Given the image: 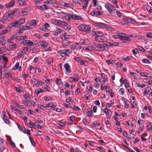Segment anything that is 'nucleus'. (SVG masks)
<instances>
[{
	"label": "nucleus",
	"mask_w": 152,
	"mask_h": 152,
	"mask_svg": "<svg viewBox=\"0 0 152 152\" xmlns=\"http://www.w3.org/2000/svg\"><path fill=\"white\" fill-rule=\"evenodd\" d=\"M62 31H63V30L62 29L58 28L54 32L53 35L55 36H57L59 34H60L62 32Z\"/></svg>",
	"instance_id": "nucleus-20"
},
{
	"label": "nucleus",
	"mask_w": 152,
	"mask_h": 152,
	"mask_svg": "<svg viewBox=\"0 0 152 152\" xmlns=\"http://www.w3.org/2000/svg\"><path fill=\"white\" fill-rule=\"evenodd\" d=\"M56 105L53 102H52V104L51 105L50 109L52 110H54L56 108Z\"/></svg>",
	"instance_id": "nucleus-63"
},
{
	"label": "nucleus",
	"mask_w": 152,
	"mask_h": 152,
	"mask_svg": "<svg viewBox=\"0 0 152 152\" xmlns=\"http://www.w3.org/2000/svg\"><path fill=\"white\" fill-rule=\"evenodd\" d=\"M129 23H131L132 24H136L137 22L134 20L132 18H129Z\"/></svg>",
	"instance_id": "nucleus-45"
},
{
	"label": "nucleus",
	"mask_w": 152,
	"mask_h": 152,
	"mask_svg": "<svg viewBox=\"0 0 152 152\" xmlns=\"http://www.w3.org/2000/svg\"><path fill=\"white\" fill-rule=\"evenodd\" d=\"M83 44H85V43H84V42H83V43H76L71 45L70 46V49L72 51L75 49L77 50H80L82 47L81 45H82Z\"/></svg>",
	"instance_id": "nucleus-7"
},
{
	"label": "nucleus",
	"mask_w": 152,
	"mask_h": 152,
	"mask_svg": "<svg viewBox=\"0 0 152 152\" xmlns=\"http://www.w3.org/2000/svg\"><path fill=\"white\" fill-rule=\"evenodd\" d=\"M37 7L38 9H40L41 8V10L43 11L49 9V7L45 4L41 6H37Z\"/></svg>",
	"instance_id": "nucleus-18"
},
{
	"label": "nucleus",
	"mask_w": 152,
	"mask_h": 152,
	"mask_svg": "<svg viewBox=\"0 0 152 152\" xmlns=\"http://www.w3.org/2000/svg\"><path fill=\"white\" fill-rule=\"evenodd\" d=\"M61 38L64 39H68L69 37V35H68L67 34L65 33H64L62 36H61Z\"/></svg>",
	"instance_id": "nucleus-37"
},
{
	"label": "nucleus",
	"mask_w": 152,
	"mask_h": 152,
	"mask_svg": "<svg viewBox=\"0 0 152 152\" xmlns=\"http://www.w3.org/2000/svg\"><path fill=\"white\" fill-rule=\"evenodd\" d=\"M105 7L110 13H112L115 10V7L110 3H107L105 4Z\"/></svg>",
	"instance_id": "nucleus-8"
},
{
	"label": "nucleus",
	"mask_w": 152,
	"mask_h": 152,
	"mask_svg": "<svg viewBox=\"0 0 152 152\" xmlns=\"http://www.w3.org/2000/svg\"><path fill=\"white\" fill-rule=\"evenodd\" d=\"M11 107L12 109L15 111L16 112H18L21 115L22 114H23V113L21 110L18 109L16 108L13 106L11 105Z\"/></svg>",
	"instance_id": "nucleus-26"
},
{
	"label": "nucleus",
	"mask_w": 152,
	"mask_h": 152,
	"mask_svg": "<svg viewBox=\"0 0 152 152\" xmlns=\"http://www.w3.org/2000/svg\"><path fill=\"white\" fill-rule=\"evenodd\" d=\"M31 81L32 84H34L35 86H37V85L36 84L37 80H36L35 78H33L31 79Z\"/></svg>",
	"instance_id": "nucleus-60"
},
{
	"label": "nucleus",
	"mask_w": 152,
	"mask_h": 152,
	"mask_svg": "<svg viewBox=\"0 0 152 152\" xmlns=\"http://www.w3.org/2000/svg\"><path fill=\"white\" fill-rule=\"evenodd\" d=\"M113 37L114 38L119 39L120 40L123 41V42L124 43L130 42L129 38L126 36V34H125L116 32L115 33V34L113 36Z\"/></svg>",
	"instance_id": "nucleus-3"
},
{
	"label": "nucleus",
	"mask_w": 152,
	"mask_h": 152,
	"mask_svg": "<svg viewBox=\"0 0 152 152\" xmlns=\"http://www.w3.org/2000/svg\"><path fill=\"white\" fill-rule=\"evenodd\" d=\"M38 45L39 46H41L42 49H44L47 51H51V48L50 47L48 44L44 41H40L38 42Z\"/></svg>",
	"instance_id": "nucleus-4"
},
{
	"label": "nucleus",
	"mask_w": 152,
	"mask_h": 152,
	"mask_svg": "<svg viewBox=\"0 0 152 152\" xmlns=\"http://www.w3.org/2000/svg\"><path fill=\"white\" fill-rule=\"evenodd\" d=\"M147 37L152 39V32H148L146 34Z\"/></svg>",
	"instance_id": "nucleus-57"
},
{
	"label": "nucleus",
	"mask_w": 152,
	"mask_h": 152,
	"mask_svg": "<svg viewBox=\"0 0 152 152\" xmlns=\"http://www.w3.org/2000/svg\"><path fill=\"white\" fill-rule=\"evenodd\" d=\"M31 28V27L30 26H22L20 29V32H22L25 30H27Z\"/></svg>",
	"instance_id": "nucleus-22"
},
{
	"label": "nucleus",
	"mask_w": 152,
	"mask_h": 152,
	"mask_svg": "<svg viewBox=\"0 0 152 152\" xmlns=\"http://www.w3.org/2000/svg\"><path fill=\"white\" fill-rule=\"evenodd\" d=\"M29 138L31 144V145H33L34 147H35V145L33 139L30 136L29 137Z\"/></svg>",
	"instance_id": "nucleus-44"
},
{
	"label": "nucleus",
	"mask_w": 152,
	"mask_h": 152,
	"mask_svg": "<svg viewBox=\"0 0 152 152\" xmlns=\"http://www.w3.org/2000/svg\"><path fill=\"white\" fill-rule=\"evenodd\" d=\"M13 39H6L4 41V44H11L12 43V40Z\"/></svg>",
	"instance_id": "nucleus-31"
},
{
	"label": "nucleus",
	"mask_w": 152,
	"mask_h": 152,
	"mask_svg": "<svg viewBox=\"0 0 152 152\" xmlns=\"http://www.w3.org/2000/svg\"><path fill=\"white\" fill-rule=\"evenodd\" d=\"M56 2V0H48L44 2V4H51L55 3Z\"/></svg>",
	"instance_id": "nucleus-27"
},
{
	"label": "nucleus",
	"mask_w": 152,
	"mask_h": 152,
	"mask_svg": "<svg viewBox=\"0 0 152 152\" xmlns=\"http://www.w3.org/2000/svg\"><path fill=\"white\" fill-rule=\"evenodd\" d=\"M19 66V62H18L15 64V66L12 69L13 70H16L18 69Z\"/></svg>",
	"instance_id": "nucleus-42"
},
{
	"label": "nucleus",
	"mask_w": 152,
	"mask_h": 152,
	"mask_svg": "<svg viewBox=\"0 0 152 152\" xmlns=\"http://www.w3.org/2000/svg\"><path fill=\"white\" fill-rule=\"evenodd\" d=\"M45 61H46V64L48 65H49L53 62V59L52 58L50 57L47 60H46Z\"/></svg>",
	"instance_id": "nucleus-29"
},
{
	"label": "nucleus",
	"mask_w": 152,
	"mask_h": 152,
	"mask_svg": "<svg viewBox=\"0 0 152 152\" xmlns=\"http://www.w3.org/2000/svg\"><path fill=\"white\" fill-rule=\"evenodd\" d=\"M113 37L114 38L119 39L120 40L123 41V42L124 43L130 42L129 38L126 36V34H125L116 32L115 33V34L113 36Z\"/></svg>",
	"instance_id": "nucleus-2"
},
{
	"label": "nucleus",
	"mask_w": 152,
	"mask_h": 152,
	"mask_svg": "<svg viewBox=\"0 0 152 152\" xmlns=\"http://www.w3.org/2000/svg\"><path fill=\"white\" fill-rule=\"evenodd\" d=\"M15 104L17 106V107L21 109H25V108L24 106H23L19 104L16 103H15Z\"/></svg>",
	"instance_id": "nucleus-51"
},
{
	"label": "nucleus",
	"mask_w": 152,
	"mask_h": 152,
	"mask_svg": "<svg viewBox=\"0 0 152 152\" xmlns=\"http://www.w3.org/2000/svg\"><path fill=\"white\" fill-rule=\"evenodd\" d=\"M68 118H69L70 119L69 123L71 124H72L73 123L74 121L73 119L74 118V116L73 115H72L69 117Z\"/></svg>",
	"instance_id": "nucleus-43"
},
{
	"label": "nucleus",
	"mask_w": 152,
	"mask_h": 152,
	"mask_svg": "<svg viewBox=\"0 0 152 152\" xmlns=\"http://www.w3.org/2000/svg\"><path fill=\"white\" fill-rule=\"evenodd\" d=\"M87 114L88 116L89 117H91L93 115V112L91 110L87 112Z\"/></svg>",
	"instance_id": "nucleus-53"
},
{
	"label": "nucleus",
	"mask_w": 152,
	"mask_h": 152,
	"mask_svg": "<svg viewBox=\"0 0 152 152\" xmlns=\"http://www.w3.org/2000/svg\"><path fill=\"white\" fill-rule=\"evenodd\" d=\"M119 93L121 95L124 94V90L123 88H121L120 89Z\"/></svg>",
	"instance_id": "nucleus-64"
},
{
	"label": "nucleus",
	"mask_w": 152,
	"mask_h": 152,
	"mask_svg": "<svg viewBox=\"0 0 152 152\" xmlns=\"http://www.w3.org/2000/svg\"><path fill=\"white\" fill-rule=\"evenodd\" d=\"M109 47H113V46H115V47H117L119 45V43L118 42H109Z\"/></svg>",
	"instance_id": "nucleus-28"
},
{
	"label": "nucleus",
	"mask_w": 152,
	"mask_h": 152,
	"mask_svg": "<svg viewBox=\"0 0 152 152\" xmlns=\"http://www.w3.org/2000/svg\"><path fill=\"white\" fill-rule=\"evenodd\" d=\"M95 39L96 42L99 43L105 42L106 41V39L103 36L102 37H96Z\"/></svg>",
	"instance_id": "nucleus-12"
},
{
	"label": "nucleus",
	"mask_w": 152,
	"mask_h": 152,
	"mask_svg": "<svg viewBox=\"0 0 152 152\" xmlns=\"http://www.w3.org/2000/svg\"><path fill=\"white\" fill-rule=\"evenodd\" d=\"M16 90L19 93L23 91V88L20 86L16 87Z\"/></svg>",
	"instance_id": "nucleus-35"
},
{
	"label": "nucleus",
	"mask_w": 152,
	"mask_h": 152,
	"mask_svg": "<svg viewBox=\"0 0 152 152\" xmlns=\"http://www.w3.org/2000/svg\"><path fill=\"white\" fill-rule=\"evenodd\" d=\"M28 106L30 107L34 106H35V102L32 101H28Z\"/></svg>",
	"instance_id": "nucleus-41"
},
{
	"label": "nucleus",
	"mask_w": 152,
	"mask_h": 152,
	"mask_svg": "<svg viewBox=\"0 0 152 152\" xmlns=\"http://www.w3.org/2000/svg\"><path fill=\"white\" fill-rule=\"evenodd\" d=\"M64 67L66 70V74L68 75L71 72V67L68 63L65 64L64 65Z\"/></svg>",
	"instance_id": "nucleus-11"
},
{
	"label": "nucleus",
	"mask_w": 152,
	"mask_h": 152,
	"mask_svg": "<svg viewBox=\"0 0 152 152\" xmlns=\"http://www.w3.org/2000/svg\"><path fill=\"white\" fill-rule=\"evenodd\" d=\"M64 26L65 27V29L67 31H69L71 28V26L67 25L66 23V25H65V26Z\"/></svg>",
	"instance_id": "nucleus-54"
},
{
	"label": "nucleus",
	"mask_w": 152,
	"mask_h": 152,
	"mask_svg": "<svg viewBox=\"0 0 152 152\" xmlns=\"http://www.w3.org/2000/svg\"><path fill=\"white\" fill-rule=\"evenodd\" d=\"M96 37H102L104 36L103 33L100 31H97Z\"/></svg>",
	"instance_id": "nucleus-36"
},
{
	"label": "nucleus",
	"mask_w": 152,
	"mask_h": 152,
	"mask_svg": "<svg viewBox=\"0 0 152 152\" xmlns=\"http://www.w3.org/2000/svg\"><path fill=\"white\" fill-rule=\"evenodd\" d=\"M28 50V47H25L24 48L23 50L21 51L20 53H21L20 54V55L26 53Z\"/></svg>",
	"instance_id": "nucleus-38"
},
{
	"label": "nucleus",
	"mask_w": 152,
	"mask_h": 152,
	"mask_svg": "<svg viewBox=\"0 0 152 152\" xmlns=\"http://www.w3.org/2000/svg\"><path fill=\"white\" fill-rule=\"evenodd\" d=\"M70 53V50L69 49L59 50L58 51V54L61 57H64L66 56L69 57V54Z\"/></svg>",
	"instance_id": "nucleus-5"
},
{
	"label": "nucleus",
	"mask_w": 152,
	"mask_h": 152,
	"mask_svg": "<svg viewBox=\"0 0 152 152\" xmlns=\"http://www.w3.org/2000/svg\"><path fill=\"white\" fill-rule=\"evenodd\" d=\"M71 42L68 40H64L62 42V45L64 48H65L70 44Z\"/></svg>",
	"instance_id": "nucleus-16"
},
{
	"label": "nucleus",
	"mask_w": 152,
	"mask_h": 152,
	"mask_svg": "<svg viewBox=\"0 0 152 152\" xmlns=\"http://www.w3.org/2000/svg\"><path fill=\"white\" fill-rule=\"evenodd\" d=\"M8 21V18L6 16H4L0 20V21L2 22L3 23H6Z\"/></svg>",
	"instance_id": "nucleus-33"
},
{
	"label": "nucleus",
	"mask_w": 152,
	"mask_h": 152,
	"mask_svg": "<svg viewBox=\"0 0 152 152\" xmlns=\"http://www.w3.org/2000/svg\"><path fill=\"white\" fill-rule=\"evenodd\" d=\"M138 48L140 51L142 52H145L146 51L144 48L140 46H138Z\"/></svg>",
	"instance_id": "nucleus-59"
},
{
	"label": "nucleus",
	"mask_w": 152,
	"mask_h": 152,
	"mask_svg": "<svg viewBox=\"0 0 152 152\" xmlns=\"http://www.w3.org/2000/svg\"><path fill=\"white\" fill-rule=\"evenodd\" d=\"M25 19L24 18H21L18 21V23L19 26H21L22 24L25 22Z\"/></svg>",
	"instance_id": "nucleus-30"
},
{
	"label": "nucleus",
	"mask_w": 152,
	"mask_h": 152,
	"mask_svg": "<svg viewBox=\"0 0 152 152\" xmlns=\"http://www.w3.org/2000/svg\"><path fill=\"white\" fill-rule=\"evenodd\" d=\"M123 77H121V79L120 80V82L121 83H122V84H123L124 83H127V80L126 79H124L123 80H122L123 79Z\"/></svg>",
	"instance_id": "nucleus-55"
},
{
	"label": "nucleus",
	"mask_w": 152,
	"mask_h": 152,
	"mask_svg": "<svg viewBox=\"0 0 152 152\" xmlns=\"http://www.w3.org/2000/svg\"><path fill=\"white\" fill-rule=\"evenodd\" d=\"M51 22L53 24L60 26H65L66 24L65 22L56 19H52L51 20Z\"/></svg>",
	"instance_id": "nucleus-6"
},
{
	"label": "nucleus",
	"mask_w": 152,
	"mask_h": 152,
	"mask_svg": "<svg viewBox=\"0 0 152 152\" xmlns=\"http://www.w3.org/2000/svg\"><path fill=\"white\" fill-rule=\"evenodd\" d=\"M18 3L20 5H26V3L24 0H18Z\"/></svg>",
	"instance_id": "nucleus-39"
},
{
	"label": "nucleus",
	"mask_w": 152,
	"mask_h": 152,
	"mask_svg": "<svg viewBox=\"0 0 152 152\" xmlns=\"http://www.w3.org/2000/svg\"><path fill=\"white\" fill-rule=\"evenodd\" d=\"M58 15H59L62 16V18H64L67 21H70L71 18L75 20H82V18L80 16L76 14H71L68 13L66 14V13L62 12V13L57 12Z\"/></svg>",
	"instance_id": "nucleus-1"
},
{
	"label": "nucleus",
	"mask_w": 152,
	"mask_h": 152,
	"mask_svg": "<svg viewBox=\"0 0 152 152\" xmlns=\"http://www.w3.org/2000/svg\"><path fill=\"white\" fill-rule=\"evenodd\" d=\"M10 27L12 28L17 27L19 26L18 24V21H15V22H13L11 23L9 25Z\"/></svg>",
	"instance_id": "nucleus-23"
},
{
	"label": "nucleus",
	"mask_w": 152,
	"mask_h": 152,
	"mask_svg": "<svg viewBox=\"0 0 152 152\" xmlns=\"http://www.w3.org/2000/svg\"><path fill=\"white\" fill-rule=\"evenodd\" d=\"M44 83L42 82V81H39L38 80L37 81V82L36 83V84L37 85H38L39 86H42L44 85Z\"/></svg>",
	"instance_id": "nucleus-47"
},
{
	"label": "nucleus",
	"mask_w": 152,
	"mask_h": 152,
	"mask_svg": "<svg viewBox=\"0 0 152 152\" xmlns=\"http://www.w3.org/2000/svg\"><path fill=\"white\" fill-rule=\"evenodd\" d=\"M15 3V1L14 0L11 1L9 3L5 4L6 7L7 8L11 7L14 6Z\"/></svg>",
	"instance_id": "nucleus-15"
},
{
	"label": "nucleus",
	"mask_w": 152,
	"mask_h": 152,
	"mask_svg": "<svg viewBox=\"0 0 152 152\" xmlns=\"http://www.w3.org/2000/svg\"><path fill=\"white\" fill-rule=\"evenodd\" d=\"M18 46L16 44H12L11 45H9V50L10 51L13 50L14 49L17 48Z\"/></svg>",
	"instance_id": "nucleus-25"
},
{
	"label": "nucleus",
	"mask_w": 152,
	"mask_h": 152,
	"mask_svg": "<svg viewBox=\"0 0 152 152\" xmlns=\"http://www.w3.org/2000/svg\"><path fill=\"white\" fill-rule=\"evenodd\" d=\"M59 124L61 126H64L66 125V123L65 121H59Z\"/></svg>",
	"instance_id": "nucleus-58"
},
{
	"label": "nucleus",
	"mask_w": 152,
	"mask_h": 152,
	"mask_svg": "<svg viewBox=\"0 0 152 152\" xmlns=\"http://www.w3.org/2000/svg\"><path fill=\"white\" fill-rule=\"evenodd\" d=\"M129 18H123L122 20V23L124 24H127L129 23Z\"/></svg>",
	"instance_id": "nucleus-40"
},
{
	"label": "nucleus",
	"mask_w": 152,
	"mask_h": 152,
	"mask_svg": "<svg viewBox=\"0 0 152 152\" xmlns=\"http://www.w3.org/2000/svg\"><path fill=\"white\" fill-rule=\"evenodd\" d=\"M96 25L98 27L103 28H106L107 25L105 23L100 22L96 23Z\"/></svg>",
	"instance_id": "nucleus-21"
},
{
	"label": "nucleus",
	"mask_w": 152,
	"mask_h": 152,
	"mask_svg": "<svg viewBox=\"0 0 152 152\" xmlns=\"http://www.w3.org/2000/svg\"><path fill=\"white\" fill-rule=\"evenodd\" d=\"M44 91V90L40 88H39L35 90L36 93L37 95H38L40 93L43 92Z\"/></svg>",
	"instance_id": "nucleus-34"
},
{
	"label": "nucleus",
	"mask_w": 152,
	"mask_h": 152,
	"mask_svg": "<svg viewBox=\"0 0 152 152\" xmlns=\"http://www.w3.org/2000/svg\"><path fill=\"white\" fill-rule=\"evenodd\" d=\"M5 114H6L3 111L2 112L1 117L2 119L6 124H8L9 123V121L7 119V117L6 116Z\"/></svg>",
	"instance_id": "nucleus-13"
},
{
	"label": "nucleus",
	"mask_w": 152,
	"mask_h": 152,
	"mask_svg": "<svg viewBox=\"0 0 152 152\" xmlns=\"http://www.w3.org/2000/svg\"><path fill=\"white\" fill-rule=\"evenodd\" d=\"M61 5L62 6L68 8H70L72 6L71 4L67 3L64 2H63L61 3Z\"/></svg>",
	"instance_id": "nucleus-19"
},
{
	"label": "nucleus",
	"mask_w": 152,
	"mask_h": 152,
	"mask_svg": "<svg viewBox=\"0 0 152 152\" xmlns=\"http://www.w3.org/2000/svg\"><path fill=\"white\" fill-rule=\"evenodd\" d=\"M17 41H20L24 40L26 39H27V37L26 36H18L16 38Z\"/></svg>",
	"instance_id": "nucleus-17"
},
{
	"label": "nucleus",
	"mask_w": 152,
	"mask_h": 152,
	"mask_svg": "<svg viewBox=\"0 0 152 152\" xmlns=\"http://www.w3.org/2000/svg\"><path fill=\"white\" fill-rule=\"evenodd\" d=\"M142 62L144 63L150 64L151 63L150 61L147 59L143 58L142 60Z\"/></svg>",
	"instance_id": "nucleus-46"
},
{
	"label": "nucleus",
	"mask_w": 152,
	"mask_h": 152,
	"mask_svg": "<svg viewBox=\"0 0 152 152\" xmlns=\"http://www.w3.org/2000/svg\"><path fill=\"white\" fill-rule=\"evenodd\" d=\"M72 109L75 111H79L80 110V108L77 106H74Z\"/></svg>",
	"instance_id": "nucleus-61"
},
{
	"label": "nucleus",
	"mask_w": 152,
	"mask_h": 152,
	"mask_svg": "<svg viewBox=\"0 0 152 152\" xmlns=\"http://www.w3.org/2000/svg\"><path fill=\"white\" fill-rule=\"evenodd\" d=\"M150 92V90L149 89V88H145L144 91V94L145 95L148 94Z\"/></svg>",
	"instance_id": "nucleus-52"
},
{
	"label": "nucleus",
	"mask_w": 152,
	"mask_h": 152,
	"mask_svg": "<svg viewBox=\"0 0 152 152\" xmlns=\"http://www.w3.org/2000/svg\"><path fill=\"white\" fill-rule=\"evenodd\" d=\"M8 27H7L5 28V29L1 30L0 32V36L2 35L6 34L8 33L10 31V30L8 29Z\"/></svg>",
	"instance_id": "nucleus-24"
},
{
	"label": "nucleus",
	"mask_w": 152,
	"mask_h": 152,
	"mask_svg": "<svg viewBox=\"0 0 152 152\" xmlns=\"http://www.w3.org/2000/svg\"><path fill=\"white\" fill-rule=\"evenodd\" d=\"M31 25L33 26L34 27H35L37 25L36 20H32L31 21Z\"/></svg>",
	"instance_id": "nucleus-48"
},
{
	"label": "nucleus",
	"mask_w": 152,
	"mask_h": 152,
	"mask_svg": "<svg viewBox=\"0 0 152 152\" xmlns=\"http://www.w3.org/2000/svg\"><path fill=\"white\" fill-rule=\"evenodd\" d=\"M55 82L57 84L59 85H60L62 82L61 80L58 78H57L56 79Z\"/></svg>",
	"instance_id": "nucleus-50"
},
{
	"label": "nucleus",
	"mask_w": 152,
	"mask_h": 152,
	"mask_svg": "<svg viewBox=\"0 0 152 152\" xmlns=\"http://www.w3.org/2000/svg\"><path fill=\"white\" fill-rule=\"evenodd\" d=\"M73 77L75 80V82H77L78 80V75L77 74H74V77Z\"/></svg>",
	"instance_id": "nucleus-49"
},
{
	"label": "nucleus",
	"mask_w": 152,
	"mask_h": 152,
	"mask_svg": "<svg viewBox=\"0 0 152 152\" xmlns=\"http://www.w3.org/2000/svg\"><path fill=\"white\" fill-rule=\"evenodd\" d=\"M98 2V1L96 0H93L92 1V3L93 4V7H95L97 5V3Z\"/></svg>",
	"instance_id": "nucleus-62"
},
{
	"label": "nucleus",
	"mask_w": 152,
	"mask_h": 152,
	"mask_svg": "<svg viewBox=\"0 0 152 152\" xmlns=\"http://www.w3.org/2000/svg\"><path fill=\"white\" fill-rule=\"evenodd\" d=\"M131 57L129 56H128L126 58H123V60L125 61H127L130 60Z\"/></svg>",
	"instance_id": "nucleus-56"
},
{
	"label": "nucleus",
	"mask_w": 152,
	"mask_h": 152,
	"mask_svg": "<svg viewBox=\"0 0 152 152\" xmlns=\"http://www.w3.org/2000/svg\"><path fill=\"white\" fill-rule=\"evenodd\" d=\"M109 109L108 108H105L104 111V112L107 114L106 116L107 118L109 119L110 118V115L109 114Z\"/></svg>",
	"instance_id": "nucleus-32"
},
{
	"label": "nucleus",
	"mask_w": 152,
	"mask_h": 152,
	"mask_svg": "<svg viewBox=\"0 0 152 152\" xmlns=\"http://www.w3.org/2000/svg\"><path fill=\"white\" fill-rule=\"evenodd\" d=\"M78 30L83 31H90L91 28L85 24H81L77 27Z\"/></svg>",
	"instance_id": "nucleus-9"
},
{
	"label": "nucleus",
	"mask_w": 152,
	"mask_h": 152,
	"mask_svg": "<svg viewBox=\"0 0 152 152\" xmlns=\"http://www.w3.org/2000/svg\"><path fill=\"white\" fill-rule=\"evenodd\" d=\"M21 44L25 46L31 47L33 45V42L29 40L26 39L21 42Z\"/></svg>",
	"instance_id": "nucleus-10"
},
{
	"label": "nucleus",
	"mask_w": 152,
	"mask_h": 152,
	"mask_svg": "<svg viewBox=\"0 0 152 152\" xmlns=\"http://www.w3.org/2000/svg\"><path fill=\"white\" fill-rule=\"evenodd\" d=\"M94 49L96 50L99 51H102L104 50V48L103 47V45L100 44L96 45L94 47Z\"/></svg>",
	"instance_id": "nucleus-14"
}]
</instances>
